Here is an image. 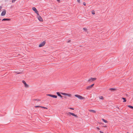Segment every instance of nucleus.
Here are the masks:
<instances>
[{
    "instance_id": "13",
    "label": "nucleus",
    "mask_w": 133,
    "mask_h": 133,
    "mask_svg": "<svg viewBox=\"0 0 133 133\" xmlns=\"http://www.w3.org/2000/svg\"><path fill=\"white\" fill-rule=\"evenodd\" d=\"M56 94H57V95L58 96L61 97V98L62 97V96L60 94V93L59 92H56Z\"/></svg>"
},
{
    "instance_id": "31",
    "label": "nucleus",
    "mask_w": 133,
    "mask_h": 133,
    "mask_svg": "<svg viewBox=\"0 0 133 133\" xmlns=\"http://www.w3.org/2000/svg\"><path fill=\"white\" fill-rule=\"evenodd\" d=\"M21 72H18V73H17V74H21Z\"/></svg>"
},
{
    "instance_id": "16",
    "label": "nucleus",
    "mask_w": 133,
    "mask_h": 133,
    "mask_svg": "<svg viewBox=\"0 0 133 133\" xmlns=\"http://www.w3.org/2000/svg\"><path fill=\"white\" fill-rule=\"evenodd\" d=\"M102 120L105 123H107L108 122V121H107L106 120L102 118Z\"/></svg>"
},
{
    "instance_id": "27",
    "label": "nucleus",
    "mask_w": 133,
    "mask_h": 133,
    "mask_svg": "<svg viewBox=\"0 0 133 133\" xmlns=\"http://www.w3.org/2000/svg\"><path fill=\"white\" fill-rule=\"evenodd\" d=\"M77 2L78 3H80V0H77Z\"/></svg>"
},
{
    "instance_id": "19",
    "label": "nucleus",
    "mask_w": 133,
    "mask_h": 133,
    "mask_svg": "<svg viewBox=\"0 0 133 133\" xmlns=\"http://www.w3.org/2000/svg\"><path fill=\"white\" fill-rule=\"evenodd\" d=\"M100 99H104L103 97V96H100L99 97Z\"/></svg>"
},
{
    "instance_id": "34",
    "label": "nucleus",
    "mask_w": 133,
    "mask_h": 133,
    "mask_svg": "<svg viewBox=\"0 0 133 133\" xmlns=\"http://www.w3.org/2000/svg\"><path fill=\"white\" fill-rule=\"evenodd\" d=\"M127 133H129V132H127Z\"/></svg>"
},
{
    "instance_id": "23",
    "label": "nucleus",
    "mask_w": 133,
    "mask_h": 133,
    "mask_svg": "<svg viewBox=\"0 0 133 133\" xmlns=\"http://www.w3.org/2000/svg\"><path fill=\"white\" fill-rule=\"evenodd\" d=\"M92 14H93V15H94L95 14V12L94 11H92Z\"/></svg>"
},
{
    "instance_id": "10",
    "label": "nucleus",
    "mask_w": 133,
    "mask_h": 133,
    "mask_svg": "<svg viewBox=\"0 0 133 133\" xmlns=\"http://www.w3.org/2000/svg\"><path fill=\"white\" fill-rule=\"evenodd\" d=\"M6 13V11L5 10H4L2 12L1 14V16H4L5 15Z\"/></svg>"
},
{
    "instance_id": "22",
    "label": "nucleus",
    "mask_w": 133,
    "mask_h": 133,
    "mask_svg": "<svg viewBox=\"0 0 133 133\" xmlns=\"http://www.w3.org/2000/svg\"><path fill=\"white\" fill-rule=\"evenodd\" d=\"M83 4L84 5V6H85L86 5V3L85 2H84L83 3Z\"/></svg>"
},
{
    "instance_id": "8",
    "label": "nucleus",
    "mask_w": 133,
    "mask_h": 133,
    "mask_svg": "<svg viewBox=\"0 0 133 133\" xmlns=\"http://www.w3.org/2000/svg\"><path fill=\"white\" fill-rule=\"evenodd\" d=\"M96 78H91V79H89L88 80V81L89 82H91L96 80Z\"/></svg>"
},
{
    "instance_id": "7",
    "label": "nucleus",
    "mask_w": 133,
    "mask_h": 133,
    "mask_svg": "<svg viewBox=\"0 0 133 133\" xmlns=\"http://www.w3.org/2000/svg\"><path fill=\"white\" fill-rule=\"evenodd\" d=\"M68 113L69 114H70L71 115H72V116H73L75 117L76 118H78L77 116L74 113L69 112Z\"/></svg>"
},
{
    "instance_id": "5",
    "label": "nucleus",
    "mask_w": 133,
    "mask_h": 133,
    "mask_svg": "<svg viewBox=\"0 0 133 133\" xmlns=\"http://www.w3.org/2000/svg\"><path fill=\"white\" fill-rule=\"evenodd\" d=\"M47 95L54 98H56L57 97V96L55 95H52L50 94H48Z\"/></svg>"
},
{
    "instance_id": "6",
    "label": "nucleus",
    "mask_w": 133,
    "mask_h": 133,
    "mask_svg": "<svg viewBox=\"0 0 133 133\" xmlns=\"http://www.w3.org/2000/svg\"><path fill=\"white\" fill-rule=\"evenodd\" d=\"M94 84H92L91 85L88 86L86 88L87 90H89L94 85Z\"/></svg>"
},
{
    "instance_id": "21",
    "label": "nucleus",
    "mask_w": 133,
    "mask_h": 133,
    "mask_svg": "<svg viewBox=\"0 0 133 133\" xmlns=\"http://www.w3.org/2000/svg\"><path fill=\"white\" fill-rule=\"evenodd\" d=\"M41 108H44V109H47V108L46 107H42V106H41Z\"/></svg>"
},
{
    "instance_id": "11",
    "label": "nucleus",
    "mask_w": 133,
    "mask_h": 133,
    "mask_svg": "<svg viewBox=\"0 0 133 133\" xmlns=\"http://www.w3.org/2000/svg\"><path fill=\"white\" fill-rule=\"evenodd\" d=\"M22 83L24 84V86L25 87H27L28 86V85L26 84L25 82L24 81H22Z\"/></svg>"
},
{
    "instance_id": "17",
    "label": "nucleus",
    "mask_w": 133,
    "mask_h": 133,
    "mask_svg": "<svg viewBox=\"0 0 133 133\" xmlns=\"http://www.w3.org/2000/svg\"><path fill=\"white\" fill-rule=\"evenodd\" d=\"M128 107L130 108L133 109V107L132 106L130 105H128Z\"/></svg>"
},
{
    "instance_id": "26",
    "label": "nucleus",
    "mask_w": 133,
    "mask_h": 133,
    "mask_svg": "<svg viewBox=\"0 0 133 133\" xmlns=\"http://www.w3.org/2000/svg\"><path fill=\"white\" fill-rule=\"evenodd\" d=\"M69 109H70L72 110H74V109L73 108H69Z\"/></svg>"
},
{
    "instance_id": "18",
    "label": "nucleus",
    "mask_w": 133,
    "mask_h": 133,
    "mask_svg": "<svg viewBox=\"0 0 133 133\" xmlns=\"http://www.w3.org/2000/svg\"><path fill=\"white\" fill-rule=\"evenodd\" d=\"M109 90L111 91H114L115 90V89L113 88H111L109 89Z\"/></svg>"
},
{
    "instance_id": "1",
    "label": "nucleus",
    "mask_w": 133,
    "mask_h": 133,
    "mask_svg": "<svg viewBox=\"0 0 133 133\" xmlns=\"http://www.w3.org/2000/svg\"><path fill=\"white\" fill-rule=\"evenodd\" d=\"M75 96L80 99H84V97L78 95H75Z\"/></svg>"
},
{
    "instance_id": "28",
    "label": "nucleus",
    "mask_w": 133,
    "mask_h": 133,
    "mask_svg": "<svg viewBox=\"0 0 133 133\" xmlns=\"http://www.w3.org/2000/svg\"><path fill=\"white\" fill-rule=\"evenodd\" d=\"M99 132H100V133H104L103 132H102L101 131H100Z\"/></svg>"
},
{
    "instance_id": "3",
    "label": "nucleus",
    "mask_w": 133,
    "mask_h": 133,
    "mask_svg": "<svg viewBox=\"0 0 133 133\" xmlns=\"http://www.w3.org/2000/svg\"><path fill=\"white\" fill-rule=\"evenodd\" d=\"M37 17L39 20V21L40 22H42L43 21V19L41 17V16L39 15V14H38V15H37Z\"/></svg>"
},
{
    "instance_id": "12",
    "label": "nucleus",
    "mask_w": 133,
    "mask_h": 133,
    "mask_svg": "<svg viewBox=\"0 0 133 133\" xmlns=\"http://www.w3.org/2000/svg\"><path fill=\"white\" fill-rule=\"evenodd\" d=\"M10 20V18H4L2 19V21H9Z\"/></svg>"
},
{
    "instance_id": "20",
    "label": "nucleus",
    "mask_w": 133,
    "mask_h": 133,
    "mask_svg": "<svg viewBox=\"0 0 133 133\" xmlns=\"http://www.w3.org/2000/svg\"><path fill=\"white\" fill-rule=\"evenodd\" d=\"M41 106H35V108H41Z\"/></svg>"
},
{
    "instance_id": "2",
    "label": "nucleus",
    "mask_w": 133,
    "mask_h": 133,
    "mask_svg": "<svg viewBox=\"0 0 133 133\" xmlns=\"http://www.w3.org/2000/svg\"><path fill=\"white\" fill-rule=\"evenodd\" d=\"M32 10L35 11V12L37 14V15H38L39 13L38 12V11L35 7H33L32 8Z\"/></svg>"
},
{
    "instance_id": "15",
    "label": "nucleus",
    "mask_w": 133,
    "mask_h": 133,
    "mask_svg": "<svg viewBox=\"0 0 133 133\" xmlns=\"http://www.w3.org/2000/svg\"><path fill=\"white\" fill-rule=\"evenodd\" d=\"M122 99L123 100V102H125L126 101V98L124 97H122Z\"/></svg>"
},
{
    "instance_id": "32",
    "label": "nucleus",
    "mask_w": 133,
    "mask_h": 133,
    "mask_svg": "<svg viewBox=\"0 0 133 133\" xmlns=\"http://www.w3.org/2000/svg\"><path fill=\"white\" fill-rule=\"evenodd\" d=\"M58 2H59L60 1V0H57Z\"/></svg>"
},
{
    "instance_id": "9",
    "label": "nucleus",
    "mask_w": 133,
    "mask_h": 133,
    "mask_svg": "<svg viewBox=\"0 0 133 133\" xmlns=\"http://www.w3.org/2000/svg\"><path fill=\"white\" fill-rule=\"evenodd\" d=\"M62 95H65V96H68L69 97H71V95L70 94H68L66 93H61Z\"/></svg>"
},
{
    "instance_id": "4",
    "label": "nucleus",
    "mask_w": 133,
    "mask_h": 133,
    "mask_svg": "<svg viewBox=\"0 0 133 133\" xmlns=\"http://www.w3.org/2000/svg\"><path fill=\"white\" fill-rule=\"evenodd\" d=\"M45 41H43V42H42L39 44V47H42L45 45Z\"/></svg>"
},
{
    "instance_id": "25",
    "label": "nucleus",
    "mask_w": 133,
    "mask_h": 133,
    "mask_svg": "<svg viewBox=\"0 0 133 133\" xmlns=\"http://www.w3.org/2000/svg\"><path fill=\"white\" fill-rule=\"evenodd\" d=\"M35 100L37 101H40V99H35Z\"/></svg>"
},
{
    "instance_id": "30",
    "label": "nucleus",
    "mask_w": 133,
    "mask_h": 133,
    "mask_svg": "<svg viewBox=\"0 0 133 133\" xmlns=\"http://www.w3.org/2000/svg\"><path fill=\"white\" fill-rule=\"evenodd\" d=\"M107 126L106 125H104V126H103V127H107Z\"/></svg>"
},
{
    "instance_id": "14",
    "label": "nucleus",
    "mask_w": 133,
    "mask_h": 133,
    "mask_svg": "<svg viewBox=\"0 0 133 133\" xmlns=\"http://www.w3.org/2000/svg\"><path fill=\"white\" fill-rule=\"evenodd\" d=\"M89 111L90 112H93V113H95L96 112V111L94 110H89Z\"/></svg>"
},
{
    "instance_id": "24",
    "label": "nucleus",
    "mask_w": 133,
    "mask_h": 133,
    "mask_svg": "<svg viewBox=\"0 0 133 133\" xmlns=\"http://www.w3.org/2000/svg\"><path fill=\"white\" fill-rule=\"evenodd\" d=\"M83 29L85 31H86V30H87V29L85 28H83Z\"/></svg>"
},
{
    "instance_id": "29",
    "label": "nucleus",
    "mask_w": 133,
    "mask_h": 133,
    "mask_svg": "<svg viewBox=\"0 0 133 133\" xmlns=\"http://www.w3.org/2000/svg\"><path fill=\"white\" fill-rule=\"evenodd\" d=\"M97 129H98V130H100V129L99 128H98V127H97L96 128Z\"/></svg>"
},
{
    "instance_id": "33",
    "label": "nucleus",
    "mask_w": 133,
    "mask_h": 133,
    "mask_svg": "<svg viewBox=\"0 0 133 133\" xmlns=\"http://www.w3.org/2000/svg\"><path fill=\"white\" fill-rule=\"evenodd\" d=\"M1 20V19H0V21Z\"/></svg>"
}]
</instances>
